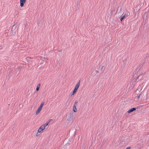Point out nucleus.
I'll return each mask as SVG.
<instances>
[{
	"instance_id": "nucleus-28",
	"label": "nucleus",
	"mask_w": 149,
	"mask_h": 149,
	"mask_svg": "<svg viewBox=\"0 0 149 149\" xmlns=\"http://www.w3.org/2000/svg\"><path fill=\"white\" fill-rule=\"evenodd\" d=\"M131 148V147H127L125 149H130Z\"/></svg>"
},
{
	"instance_id": "nucleus-15",
	"label": "nucleus",
	"mask_w": 149,
	"mask_h": 149,
	"mask_svg": "<svg viewBox=\"0 0 149 149\" xmlns=\"http://www.w3.org/2000/svg\"><path fill=\"white\" fill-rule=\"evenodd\" d=\"M73 110L74 112H76L77 111V110L76 108V106H75V105H73Z\"/></svg>"
},
{
	"instance_id": "nucleus-18",
	"label": "nucleus",
	"mask_w": 149,
	"mask_h": 149,
	"mask_svg": "<svg viewBox=\"0 0 149 149\" xmlns=\"http://www.w3.org/2000/svg\"><path fill=\"white\" fill-rule=\"evenodd\" d=\"M49 122H48L47 121L46 122V123L44 124L43 125L45 126V127H46L49 124Z\"/></svg>"
},
{
	"instance_id": "nucleus-17",
	"label": "nucleus",
	"mask_w": 149,
	"mask_h": 149,
	"mask_svg": "<svg viewBox=\"0 0 149 149\" xmlns=\"http://www.w3.org/2000/svg\"><path fill=\"white\" fill-rule=\"evenodd\" d=\"M43 131H37V132L36 133V136H38L40 135V134L43 132Z\"/></svg>"
},
{
	"instance_id": "nucleus-37",
	"label": "nucleus",
	"mask_w": 149,
	"mask_h": 149,
	"mask_svg": "<svg viewBox=\"0 0 149 149\" xmlns=\"http://www.w3.org/2000/svg\"><path fill=\"white\" fill-rule=\"evenodd\" d=\"M75 130H77V129H75Z\"/></svg>"
},
{
	"instance_id": "nucleus-7",
	"label": "nucleus",
	"mask_w": 149,
	"mask_h": 149,
	"mask_svg": "<svg viewBox=\"0 0 149 149\" xmlns=\"http://www.w3.org/2000/svg\"><path fill=\"white\" fill-rule=\"evenodd\" d=\"M45 129V126L42 125L38 129V130H43Z\"/></svg>"
},
{
	"instance_id": "nucleus-27",
	"label": "nucleus",
	"mask_w": 149,
	"mask_h": 149,
	"mask_svg": "<svg viewBox=\"0 0 149 149\" xmlns=\"http://www.w3.org/2000/svg\"><path fill=\"white\" fill-rule=\"evenodd\" d=\"M19 107H23V105L22 104H20L19 105Z\"/></svg>"
},
{
	"instance_id": "nucleus-36",
	"label": "nucleus",
	"mask_w": 149,
	"mask_h": 149,
	"mask_svg": "<svg viewBox=\"0 0 149 149\" xmlns=\"http://www.w3.org/2000/svg\"><path fill=\"white\" fill-rule=\"evenodd\" d=\"M143 63L142 64V65H143Z\"/></svg>"
},
{
	"instance_id": "nucleus-2",
	"label": "nucleus",
	"mask_w": 149,
	"mask_h": 149,
	"mask_svg": "<svg viewBox=\"0 0 149 149\" xmlns=\"http://www.w3.org/2000/svg\"><path fill=\"white\" fill-rule=\"evenodd\" d=\"M130 142V140L129 139L126 138L124 137L123 139L121 142V143L122 144L126 145Z\"/></svg>"
},
{
	"instance_id": "nucleus-25",
	"label": "nucleus",
	"mask_w": 149,
	"mask_h": 149,
	"mask_svg": "<svg viewBox=\"0 0 149 149\" xmlns=\"http://www.w3.org/2000/svg\"><path fill=\"white\" fill-rule=\"evenodd\" d=\"M106 141L105 140H104L102 143V146L104 144Z\"/></svg>"
},
{
	"instance_id": "nucleus-8",
	"label": "nucleus",
	"mask_w": 149,
	"mask_h": 149,
	"mask_svg": "<svg viewBox=\"0 0 149 149\" xmlns=\"http://www.w3.org/2000/svg\"><path fill=\"white\" fill-rule=\"evenodd\" d=\"M80 1L79 0L77 2V4L76 5V9H78L80 6Z\"/></svg>"
},
{
	"instance_id": "nucleus-30",
	"label": "nucleus",
	"mask_w": 149,
	"mask_h": 149,
	"mask_svg": "<svg viewBox=\"0 0 149 149\" xmlns=\"http://www.w3.org/2000/svg\"><path fill=\"white\" fill-rule=\"evenodd\" d=\"M31 58V57H28L27 58Z\"/></svg>"
},
{
	"instance_id": "nucleus-29",
	"label": "nucleus",
	"mask_w": 149,
	"mask_h": 149,
	"mask_svg": "<svg viewBox=\"0 0 149 149\" xmlns=\"http://www.w3.org/2000/svg\"><path fill=\"white\" fill-rule=\"evenodd\" d=\"M52 120V119H49V121H48V122H49V123L51 122V121Z\"/></svg>"
},
{
	"instance_id": "nucleus-9",
	"label": "nucleus",
	"mask_w": 149,
	"mask_h": 149,
	"mask_svg": "<svg viewBox=\"0 0 149 149\" xmlns=\"http://www.w3.org/2000/svg\"><path fill=\"white\" fill-rule=\"evenodd\" d=\"M11 32L10 33V35H14V34H15L16 31H15V29L13 30V28H12L11 30Z\"/></svg>"
},
{
	"instance_id": "nucleus-10",
	"label": "nucleus",
	"mask_w": 149,
	"mask_h": 149,
	"mask_svg": "<svg viewBox=\"0 0 149 149\" xmlns=\"http://www.w3.org/2000/svg\"><path fill=\"white\" fill-rule=\"evenodd\" d=\"M22 68V67L20 66H18L17 67V68L16 69L15 71L16 72H17L18 71H19V72H20L21 71V68Z\"/></svg>"
},
{
	"instance_id": "nucleus-21",
	"label": "nucleus",
	"mask_w": 149,
	"mask_h": 149,
	"mask_svg": "<svg viewBox=\"0 0 149 149\" xmlns=\"http://www.w3.org/2000/svg\"><path fill=\"white\" fill-rule=\"evenodd\" d=\"M40 60H43V59H46V58L45 57H42V56H41L40 57Z\"/></svg>"
},
{
	"instance_id": "nucleus-22",
	"label": "nucleus",
	"mask_w": 149,
	"mask_h": 149,
	"mask_svg": "<svg viewBox=\"0 0 149 149\" xmlns=\"http://www.w3.org/2000/svg\"><path fill=\"white\" fill-rule=\"evenodd\" d=\"M44 60H42L41 61H39V63L40 65L44 63Z\"/></svg>"
},
{
	"instance_id": "nucleus-5",
	"label": "nucleus",
	"mask_w": 149,
	"mask_h": 149,
	"mask_svg": "<svg viewBox=\"0 0 149 149\" xmlns=\"http://www.w3.org/2000/svg\"><path fill=\"white\" fill-rule=\"evenodd\" d=\"M26 1V0H20V6L22 7H23Z\"/></svg>"
},
{
	"instance_id": "nucleus-11",
	"label": "nucleus",
	"mask_w": 149,
	"mask_h": 149,
	"mask_svg": "<svg viewBox=\"0 0 149 149\" xmlns=\"http://www.w3.org/2000/svg\"><path fill=\"white\" fill-rule=\"evenodd\" d=\"M141 95V93H140V94H139V93L138 94H136V95H135V97H136V98H137L138 99L140 97Z\"/></svg>"
},
{
	"instance_id": "nucleus-1",
	"label": "nucleus",
	"mask_w": 149,
	"mask_h": 149,
	"mask_svg": "<svg viewBox=\"0 0 149 149\" xmlns=\"http://www.w3.org/2000/svg\"><path fill=\"white\" fill-rule=\"evenodd\" d=\"M74 117V113L72 112L70 113L68 115V118L67 120V123H70L71 122L72 123L73 122V119Z\"/></svg>"
},
{
	"instance_id": "nucleus-34",
	"label": "nucleus",
	"mask_w": 149,
	"mask_h": 149,
	"mask_svg": "<svg viewBox=\"0 0 149 149\" xmlns=\"http://www.w3.org/2000/svg\"><path fill=\"white\" fill-rule=\"evenodd\" d=\"M70 131H69V134H70Z\"/></svg>"
},
{
	"instance_id": "nucleus-13",
	"label": "nucleus",
	"mask_w": 149,
	"mask_h": 149,
	"mask_svg": "<svg viewBox=\"0 0 149 149\" xmlns=\"http://www.w3.org/2000/svg\"><path fill=\"white\" fill-rule=\"evenodd\" d=\"M40 84H38L37 86V87H36V91H39V88H40Z\"/></svg>"
},
{
	"instance_id": "nucleus-20",
	"label": "nucleus",
	"mask_w": 149,
	"mask_h": 149,
	"mask_svg": "<svg viewBox=\"0 0 149 149\" xmlns=\"http://www.w3.org/2000/svg\"><path fill=\"white\" fill-rule=\"evenodd\" d=\"M77 91H76V90H74V89L73 92H72V94L71 95H74V94Z\"/></svg>"
},
{
	"instance_id": "nucleus-26",
	"label": "nucleus",
	"mask_w": 149,
	"mask_h": 149,
	"mask_svg": "<svg viewBox=\"0 0 149 149\" xmlns=\"http://www.w3.org/2000/svg\"><path fill=\"white\" fill-rule=\"evenodd\" d=\"M103 67H104L103 66H102L101 67V68L100 69L101 71L102 70Z\"/></svg>"
},
{
	"instance_id": "nucleus-19",
	"label": "nucleus",
	"mask_w": 149,
	"mask_h": 149,
	"mask_svg": "<svg viewBox=\"0 0 149 149\" xmlns=\"http://www.w3.org/2000/svg\"><path fill=\"white\" fill-rule=\"evenodd\" d=\"M49 122H48L47 121L46 122V123L44 124L43 125L45 126V127H46L49 124Z\"/></svg>"
},
{
	"instance_id": "nucleus-3",
	"label": "nucleus",
	"mask_w": 149,
	"mask_h": 149,
	"mask_svg": "<svg viewBox=\"0 0 149 149\" xmlns=\"http://www.w3.org/2000/svg\"><path fill=\"white\" fill-rule=\"evenodd\" d=\"M142 74H139V76L136 77V79H134V82H138L139 80H141L142 77Z\"/></svg>"
},
{
	"instance_id": "nucleus-33",
	"label": "nucleus",
	"mask_w": 149,
	"mask_h": 149,
	"mask_svg": "<svg viewBox=\"0 0 149 149\" xmlns=\"http://www.w3.org/2000/svg\"><path fill=\"white\" fill-rule=\"evenodd\" d=\"M76 132V131H75V132H74V134H75Z\"/></svg>"
},
{
	"instance_id": "nucleus-6",
	"label": "nucleus",
	"mask_w": 149,
	"mask_h": 149,
	"mask_svg": "<svg viewBox=\"0 0 149 149\" xmlns=\"http://www.w3.org/2000/svg\"><path fill=\"white\" fill-rule=\"evenodd\" d=\"M136 108L133 107L132 108L130 109L127 111V112L128 113H130L136 110Z\"/></svg>"
},
{
	"instance_id": "nucleus-23",
	"label": "nucleus",
	"mask_w": 149,
	"mask_h": 149,
	"mask_svg": "<svg viewBox=\"0 0 149 149\" xmlns=\"http://www.w3.org/2000/svg\"><path fill=\"white\" fill-rule=\"evenodd\" d=\"M127 60V59L126 58L125 60L124 61H123V62H124L123 64H125V65L127 63H126V61Z\"/></svg>"
},
{
	"instance_id": "nucleus-31",
	"label": "nucleus",
	"mask_w": 149,
	"mask_h": 149,
	"mask_svg": "<svg viewBox=\"0 0 149 149\" xmlns=\"http://www.w3.org/2000/svg\"><path fill=\"white\" fill-rule=\"evenodd\" d=\"M95 71H96L97 72V73H98V72H99V71H97V70H96Z\"/></svg>"
},
{
	"instance_id": "nucleus-24",
	"label": "nucleus",
	"mask_w": 149,
	"mask_h": 149,
	"mask_svg": "<svg viewBox=\"0 0 149 149\" xmlns=\"http://www.w3.org/2000/svg\"><path fill=\"white\" fill-rule=\"evenodd\" d=\"M78 102L77 100H76L74 103V105H75V106H76L77 104V103H78Z\"/></svg>"
},
{
	"instance_id": "nucleus-4",
	"label": "nucleus",
	"mask_w": 149,
	"mask_h": 149,
	"mask_svg": "<svg viewBox=\"0 0 149 149\" xmlns=\"http://www.w3.org/2000/svg\"><path fill=\"white\" fill-rule=\"evenodd\" d=\"M80 80L77 83V84H76V86H75L74 89L76 91L77 90L78 88H79L80 86Z\"/></svg>"
},
{
	"instance_id": "nucleus-12",
	"label": "nucleus",
	"mask_w": 149,
	"mask_h": 149,
	"mask_svg": "<svg viewBox=\"0 0 149 149\" xmlns=\"http://www.w3.org/2000/svg\"><path fill=\"white\" fill-rule=\"evenodd\" d=\"M41 109H40L39 108H38L36 112V114L37 115L38 114H39L40 113V111H41Z\"/></svg>"
},
{
	"instance_id": "nucleus-35",
	"label": "nucleus",
	"mask_w": 149,
	"mask_h": 149,
	"mask_svg": "<svg viewBox=\"0 0 149 149\" xmlns=\"http://www.w3.org/2000/svg\"><path fill=\"white\" fill-rule=\"evenodd\" d=\"M136 74V73H135V74H134V75L133 76V77H134V75H135V74Z\"/></svg>"
},
{
	"instance_id": "nucleus-14",
	"label": "nucleus",
	"mask_w": 149,
	"mask_h": 149,
	"mask_svg": "<svg viewBox=\"0 0 149 149\" xmlns=\"http://www.w3.org/2000/svg\"><path fill=\"white\" fill-rule=\"evenodd\" d=\"M44 103H45V102H42V103H41V104H40L39 108L40 109H42Z\"/></svg>"
},
{
	"instance_id": "nucleus-32",
	"label": "nucleus",
	"mask_w": 149,
	"mask_h": 149,
	"mask_svg": "<svg viewBox=\"0 0 149 149\" xmlns=\"http://www.w3.org/2000/svg\"><path fill=\"white\" fill-rule=\"evenodd\" d=\"M138 90H136V93H138Z\"/></svg>"
},
{
	"instance_id": "nucleus-16",
	"label": "nucleus",
	"mask_w": 149,
	"mask_h": 149,
	"mask_svg": "<svg viewBox=\"0 0 149 149\" xmlns=\"http://www.w3.org/2000/svg\"><path fill=\"white\" fill-rule=\"evenodd\" d=\"M126 15L125 14L122 17L120 18V21H122L123 19L126 17Z\"/></svg>"
}]
</instances>
